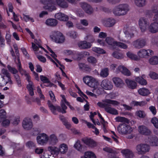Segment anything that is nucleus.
Returning a JSON list of instances; mask_svg holds the SVG:
<instances>
[{"instance_id": "obj_45", "label": "nucleus", "mask_w": 158, "mask_h": 158, "mask_svg": "<svg viewBox=\"0 0 158 158\" xmlns=\"http://www.w3.org/2000/svg\"><path fill=\"white\" fill-rule=\"evenodd\" d=\"M148 142L150 146H158V138H155L152 139L148 140Z\"/></svg>"}, {"instance_id": "obj_43", "label": "nucleus", "mask_w": 158, "mask_h": 158, "mask_svg": "<svg viewBox=\"0 0 158 158\" xmlns=\"http://www.w3.org/2000/svg\"><path fill=\"white\" fill-rule=\"evenodd\" d=\"M84 157L85 158H96L94 153L90 151H88L85 152Z\"/></svg>"}, {"instance_id": "obj_59", "label": "nucleus", "mask_w": 158, "mask_h": 158, "mask_svg": "<svg viewBox=\"0 0 158 158\" xmlns=\"http://www.w3.org/2000/svg\"><path fill=\"white\" fill-rule=\"evenodd\" d=\"M40 79L43 83H46L49 81V80L47 77L43 75H40Z\"/></svg>"}, {"instance_id": "obj_39", "label": "nucleus", "mask_w": 158, "mask_h": 158, "mask_svg": "<svg viewBox=\"0 0 158 158\" xmlns=\"http://www.w3.org/2000/svg\"><path fill=\"white\" fill-rule=\"evenodd\" d=\"M135 5L138 7H143L146 3V0H134Z\"/></svg>"}, {"instance_id": "obj_27", "label": "nucleus", "mask_w": 158, "mask_h": 158, "mask_svg": "<svg viewBox=\"0 0 158 158\" xmlns=\"http://www.w3.org/2000/svg\"><path fill=\"white\" fill-rule=\"evenodd\" d=\"M145 77V75L144 74L142 75L141 76L137 77H135V81L143 85H146L147 84V81L144 79Z\"/></svg>"}, {"instance_id": "obj_56", "label": "nucleus", "mask_w": 158, "mask_h": 158, "mask_svg": "<svg viewBox=\"0 0 158 158\" xmlns=\"http://www.w3.org/2000/svg\"><path fill=\"white\" fill-rule=\"evenodd\" d=\"M87 60L89 63L92 64H94L97 63V60L94 57L90 56L87 58Z\"/></svg>"}, {"instance_id": "obj_7", "label": "nucleus", "mask_w": 158, "mask_h": 158, "mask_svg": "<svg viewBox=\"0 0 158 158\" xmlns=\"http://www.w3.org/2000/svg\"><path fill=\"white\" fill-rule=\"evenodd\" d=\"M149 145L145 143H141L135 147L136 152L139 155H143L148 152L150 150Z\"/></svg>"}, {"instance_id": "obj_19", "label": "nucleus", "mask_w": 158, "mask_h": 158, "mask_svg": "<svg viewBox=\"0 0 158 158\" xmlns=\"http://www.w3.org/2000/svg\"><path fill=\"white\" fill-rule=\"evenodd\" d=\"M81 7L88 14H91L93 12V9L91 6L88 4L83 2L80 3Z\"/></svg>"}, {"instance_id": "obj_46", "label": "nucleus", "mask_w": 158, "mask_h": 158, "mask_svg": "<svg viewBox=\"0 0 158 158\" xmlns=\"http://www.w3.org/2000/svg\"><path fill=\"white\" fill-rule=\"evenodd\" d=\"M92 50L93 51L99 54H104L106 52L103 49L98 47H93L92 48Z\"/></svg>"}, {"instance_id": "obj_13", "label": "nucleus", "mask_w": 158, "mask_h": 158, "mask_svg": "<svg viewBox=\"0 0 158 158\" xmlns=\"http://www.w3.org/2000/svg\"><path fill=\"white\" fill-rule=\"evenodd\" d=\"M62 98V99L61 102V106L62 108H60L59 107L58 108L57 110L62 113H66V110L67 109V107L66 106L65 104L68 106L69 105V102L67 101L65 96L64 95H61Z\"/></svg>"}, {"instance_id": "obj_28", "label": "nucleus", "mask_w": 158, "mask_h": 158, "mask_svg": "<svg viewBox=\"0 0 158 158\" xmlns=\"http://www.w3.org/2000/svg\"><path fill=\"white\" fill-rule=\"evenodd\" d=\"M125 82L127 86L130 89H134L136 87V83L133 80L127 79L125 80Z\"/></svg>"}, {"instance_id": "obj_42", "label": "nucleus", "mask_w": 158, "mask_h": 158, "mask_svg": "<svg viewBox=\"0 0 158 158\" xmlns=\"http://www.w3.org/2000/svg\"><path fill=\"white\" fill-rule=\"evenodd\" d=\"M109 69L108 68H105L102 69L100 73V75L103 77H106L109 75Z\"/></svg>"}, {"instance_id": "obj_12", "label": "nucleus", "mask_w": 158, "mask_h": 158, "mask_svg": "<svg viewBox=\"0 0 158 158\" xmlns=\"http://www.w3.org/2000/svg\"><path fill=\"white\" fill-rule=\"evenodd\" d=\"M100 86L102 89L107 90H111L113 88L112 83L107 79L103 80L101 82Z\"/></svg>"}, {"instance_id": "obj_26", "label": "nucleus", "mask_w": 158, "mask_h": 158, "mask_svg": "<svg viewBox=\"0 0 158 158\" xmlns=\"http://www.w3.org/2000/svg\"><path fill=\"white\" fill-rule=\"evenodd\" d=\"M121 72L123 74L129 76L131 75V73L126 68L122 66H119L117 69L116 72L118 73Z\"/></svg>"}, {"instance_id": "obj_17", "label": "nucleus", "mask_w": 158, "mask_h": 158, "mask_svg": "<svg viewBox=\"0 0 158 158\" xmlns=\"http://www.w3.org/2000/svg\"><path fill=\"white\" fill-rule=\"evenodd\" d=\"M7 68L9 72L14 75L16 81L19 84L20 83V80L19 77L17 74L18 72V70L15 68L12 67L9 65H7Z\"/></svg>"}, {"instance_id": "obj_32", "label": "nucleus", "mask_w": 158, "mask_h": 158, "mask_svg": "<svg viewBox=\"0 0 158 158\" xmlns=\"http://www.w3.org/2000/svg\"><path fill=\"white\" fill-rule=\"evenodd\" d=\"M149 30L150 32L152 33H156L158 32V23H152L149 27Z\"/></svg>"}, {"instance_id": "obj_54", "label": "nucleus", "mask_w": 158, "mask_h": 158, "mask_svg": "<svg viewBox=\"0 0 158 158\" xmlns=\"http://www.w3.org/2000/svg\"><path fill=\"white\" fill-rule=\"evenodd\" d=\"M148 75L150 78L156 80L158 79V74L155 72H150Z\"/></svg>"}, {"instance_id": "obj_15", "label": "nucleus", "mask_w": 158, "mask_h": 158, "mask_svg": "<svg viewBox=\"0 0 158 158\" xmlns=\"http://www.w3.org/2000/svg\"><path fill=\"white\" fill-rule=\"evenodd\" d=\"M15 61L17 64V67L18 71L22 75L25 76L27 80H28V79H30V77L29 75L22 68L19 58H17V60H16Z\"/></svg>"}, {"instance_id": "obj_25", "label": "nucleus", "mask_w": 158, "mask_h": 158, "mask_svg": "<svg viewBox=\"0 0 158 158\" xmlns=\"http://www.w3.org/2000/svg\"><path fill=\"white\" fill-rule=\"evenodd\" d=\"M55 16L56 19L60 21H67L69 19V17L67 15L60 12L56 14Z\"/></svg>"}, {"instance_id": "obj_57", "label": "nucleus", "mask_w": 158, "mask_h": 158, "mask_svg": "<svg viewBox=\"0 0 158 158\" xmlns=\"http://www.w3.org/2000/svg\"><path fill=\"white\" fill-rule=\"evenodd\" d=\"M151 121L154 126L156 128H158V119L154 117L152 119Z\"/></svg>"}, {"instance_id": "obj_40", "label": "nucleus", "mask_w": 158, "mask_h": 158, "mask_svg": "<svg viewBox=\"0 0 158 158\" xmlns=\"http://www.w3.org/2000/svg\"><path fill=\"white\" fill-rule=\"evenodd\" d=\"M126 54L128 57L132 60H139V58L138 55L134 54L131 52H127Z\"/></svg>"}, {"instance_id": "obj_50", "label": "nucleus", "mask_w": 158, "mask_h": 158, "mask_svg": "<svg viewBox=\"0 0 158 158\" xmlns=\"http://www.w3.org/2000/svg\"><path fill=\"white\" fill-rule=\"evenodd\" d=\"M74 148L77 151H81L82 149V145L80 141L77 140L74 145Z\"/></svg>"}, {"instance_id": "obj_61", "label": "nucleus", "mask_w": 158, "mask_h": 158, "mask_svg": "<svg viewBox=\"0 0 158 158\" xmlns=\"http://www.w3.org/2000/svg\"><path fill=\"white\" fill-rule=\"evenodd\" d=\"M44 151L43 148H37L35 150V152L36 154H39L43 152Z\"/></svg>"}, {"instance_id": "obj_48", "label": "nucleus", "mask_w": 158, "mask_h": 158, "mask_svg": "<svg viewBox=\"0 0 158 158\" xmlns=\"http://www.w3.org/2000/svg\"><path fill=\"white\" fill-rule=\"evenodd\" d=\"M135 115L139 118H144L146 116V114L143 111L139 110L136 112Z\"/></svg>"}, {"instance_id": "obj_23", "label": "nucleus", "mask_w": 158, "mask_h": 158, "mask_svg": "<svg viewBox=\"0 0 158 158\" xmlns=\"http://www.w3.org/2000/svg\"><path fill=\"white\" fill-rule=\"evenodd\" d=\"M123 156L125 158H130L133 157L134 154L133 152L128 149H123L121 152Z\"/></svg>"}, {"instance_id": "obj_11", "label": "nucleus", "mask_w": 158, "mask_h": 158, "mask_svg": "<svg viewBox=\"0 0 158 158\" xmlns=\"http://www.w3.org/2000/svg\"><path fill=\"white\" fill-rule=\"evenodd\" d=\"M139 24L141 31L143 32L145 31L149 23L147 19L141 18L139 20Z\"/></svg>"}, {"instance_id": "obj_53", "label": "nucleus", "mask_w": 158, "mask_h": 158, "mask_svg": "<svg viewBox=\"0 0 158 158\" xmlns=\"http://www.w3.org/2000/svg\"><path fill=\"white\" fill-rule=\"evenodd\" d=\"M67 35L72 39H75L77 36V34L74 31H71L68 32Z\"/></svg>"}, {"instance_id": "obj_5", "label": "nucleus", "mask_w": 158, "mask_h": 158, "mask_svg": "<svg viewBox=\"0 0 158 158\" xmlns=\"http://www.w3.org/2000/svg\"><path fill=\"white\" fill-rule=\"evenodd\" d=\"M32 48L34 51L35 52V53L38 59L41 62L43 63L46 62V60L44 57L42 56L38 55V53L39 52L40 53H41V51H39V48H41V50L42 49H43L45 52H47L46 51L41 47V44L40 40H38V41L37 40H36L35 42V43H32Z\"/></svg>"}, {"instance_id": "obj_33", "label": "nucleus", "mask_w": 158, "mask_h": 158, "mask_svg": "<svg viewBox=\"0 0 158 158\" xmlns=\"http://www.w3.org/2000/svg\"><path fill=\"white\" fill-rule=\"evenodd\" d=\"M27 81L28 82V84L27 85V88L29 92L30 95L33 96L34 94L33 91L34 85L33 82L31 81L30 78L28 79Z\"/></svg>"}, {"instance_id": "obj_22", "label": "nucleus", "mask_w": 158, "mask_h": 158, "mask_svg": "<svg viewBox=\"0 0 158 158\" xmlns=\"http://www.w3.org/2000/svg\"><path fill=\"white\" fill-rule=\"evenodd\" d=\"M23 126L26 130H28L32 127V123L31 120L29 118H25L23 121Z\"/></svg>"}, {"instance_id": "obj_51", "label": "nucleus", "mask_w": 158, "mask_h": 158, "mask_svg": "<svg viewBox=\"0 0 158 158\" xmlns=\"http://www.w3.org/2000/svg\"><path fill=\"white\" fill-rule=\"evenodd\" d=\"M48 106L52 112L53 114H56V110L57 109V110L58 108H59V107L57 106L56 107L50 103H48Z\"/></svg>"}, {"instance_id": "obj_6", "label": "nucleus", "mask_w": 158, "mask_h": 158, "mask_svg": "<svg viewBox=\"0 0 158 158\" xmlns=\"http://www.w3.org/2000/svg\"><path fill=\"white\" fill-rule=\"evenodd\" d=\"M98 42L102 46L107 45V44L111 45L114 48L116 47H118L120 48L126 49L127 46L125 44L122 43H118L116 42H112L113 40H98Z\"/></svg>"}, {"instance_id": "obj_9", "label": "nucleus", "mask_w": 158, "mask_h": 158, "mask_svg": "<svg viewBox=\"0 0 158 158\" xmlns=\"http://www.w3.org/2000/svg\"><path fill=\"white\" fill-rule=\"evenodd\" d=\"M118 132L121 134H126L131 133L132 131V128L126 123L120 124L118 127Z\"/></svg>"}, {"instance_id": "obj_55", "label": "nucleus", "mask_w": 158, "mask_h": 158, "mask_svg": "<svg viewBox=\"0 0 158 158\" xmlns=\"http://www.w3.org/2000/svg\"><path fill=\"white\" fill-rule=\"evenodd\" d=\"M112 56L117 59H121L123 57V54L118 52H114L112 54Z\"/></svg>"}, {"instance_id": "obj_38", "label": "nucleus", "mask_w": 158, "mask_h": 158, "mask_svg": "<svg viewBox=\"0 0 158 158\" xmlns=\"http://www.w3.org/2000/svg\"><path fill=\"white\" fill-rule=\"evenodd\" d=\"M59 151L62 154L66 153L68 150L67 145L65 143H62L60 144L59 146Z\"/></svg>"}, {"instance_id": "obj_29", "label": "nucleus", "mask_w": 158, "mask_h": 158, "mask_svg": "<svg viewBox=\"0 0 158 158\" xmlns=\"http://www.w3.org/2000/svg\"><path fill=\"white\" fill-rule=\"evenodd\" d=\"M138 92L139 95L143 96H147L151 94L150 90L145 88H140Z\"/></svg>"}, {"instance_id": "obj_64", "label": "nucleus", "mask_w": 158, "mask_h": 158, "mask_svg": "<svg viewBox=\"0 0 158 158\" xmlns=\"http://www.w3.org/2000/svg\"><path fill=\"white\" fill-rule=\"evenodd\" d=\"M150 111L153 115H155L156 113V110L155 106H151L149 107Z\"/></svg>"}, {"instance_id": "obj_14", "label": "nucleus", "mask_w": 158, "mask_h": 158, "mask_svg": "<svg viewBox=\"0 0 158 158\" xmlns=\"http://www.w3.org/2000/svg\"><path fill=\"white\" fill-rule=\"evenodd\" d=\"M52 40H65V37L62 33L57 31H52L50 35Z\"/></svg>"}, {"instance_id": "obj_1", "label": "nucleus", "mask_w": 158, "mask_h": 158, "mask_svg": "<svg viewBox=\"0 0 158 158\" xmlns=\"http://www.w3.org/2000/svg\"><path fill=\"white\" fill-rule=\"evenodd\" d=\"M38 144L42 146L48 142L49 144L55 145L58 143V139L55 134H52L49 136L45 133H42L38 135L36 138Z\"/></svg>"}, {"instance_id": "obj_44", "label": "nucleus", "mask_w": 158, "mask_h": 158, "mask_svg": "<svg viewBox=\"0 0 158 158\" xmlns=\"http://www.w3.org/2000/svg\"><path fill=\"white\" fill-rule=\"evenodd\" d=\"M149 63L152 65H156L158 64V56H153L149 59Z\"/></svg>"}, {"instance_id": "obj_37", "label": "nucleus", "mask_w": 158, "mask_h": 158, "mask_svg": "<svg viewBox=\"0 0 158 158\" xmlns=\"http://www.w3.org/2000/svg\"><path fill=\"white\" fill-rule=\"evenodd\" d=\"M105 110L107 113L111 114L116 115L118 114L117 110L109 106L106 107H105Z\"/></svg>"}, {"instance_id": "obj_49", "label": "nucleus", "mask_w": 158, "mask_h": 158, "mask_svg": "<svg viewBox=\"0 0 158 158\" xmlns=\"http://www.w3.org/2000/svg\"><path fill=\"white\" fill-rule=\"evenodd\" d=\"M106 33L104 32H100L99 33L98 36L99 38L102 39H104L106 38L105 40H114V38L111 37H107Z\"/></svg>"}, {"instance_id": "obj_20", "label": "nucleus", "mask_w": 158, "mask_h": 158, "mask_svg": "<svg viewBox=\"0 0 158 158\" xmlns=\"http://www.w3.org/2000/svg\"><path fill=\"white\" fill-rule=\"evenodd\" d=\"M82 141L85 144L90 148H93L97 145L96 142L90 138H84L82 139Z\"/></svg>"}, {"instance_id": "obj_41", "label": "nucleus", "mask_w": 158, "mask_h": 158, "mask_svg": "<svg viewBox=\"0 0 158 158\" xmlns=\"http://www.w3.org/2000/svg\"><path fill=\"white\" fill-rule=\"evenodd\" d=\"M64 54L66 55H71L72 56V58L73 60H76L77 58L75 57V56L77 55L76 52H73L70 50H65L64 51Z\"/></svg>"}, {"instance_id": "obj_47", "label": "nucleus", "mask_w": 158, "mask_h": 158, "mask_svg": "<svg viewBox=\"0 0 158 158\" xmlns=\"http://www.w3.org/2000/svg\"><path fill=\"white\" fill-rule=\"evenodd\" d=\"M115 121L117 122H125L126 123H128L129 120L127 118L122 117L118 116L115 118Z\"/></svg>"}, {"instance_id": "obj_21", "label": "nucleus", "mask_w": 158, "mask_h": 158, "mask_svg": "<svg viewBox=\"0 0 158 158\" xmlns=\"http://www.w3.org/2000/svg\"><path fill=\"white\" fill-rule=\"evenodd\" d=\"M112 81L115 86L118 88H122L124 85L123 80L119 77H114L112 79Z\"/></svg>"}, {"instance_id": "obj_18", "label": "nucleus", "mask_w": 158, "mask_h": 158, "mask_svg": "<svg viewBox=\"0 0 158 158\" xmlns=\"http://www.w3.org/2000/svg\"><path fill=\"white\" fill-rule=\"evenodd\" d=\"M135 31V28L133 27H129L127 28L126 30L124 31L127 39H131L133 38L134 36V32Z\"/></svg>"}, {"instance_id": "obj_8", "label": "nucleus", "mask_w": 158, "mask_h": 158, "mask_svg": "<svg viewBox=\"0 0 158 158\" xmlns=\"http://www.w3.org/2000/svg\"><path fill=\"white\" fill-rule=\"evenodd\" d=\"M137 54L139 59L140 58H148L154 54V52L150 49H143L139 50Z\"/></svg>"}, {"instance_id": "obj_60", "label": "nucleus", "mask_w": 158, "mask_h": 158, "mask_svg": "<svg viewBox=\"0 0 158 158\" xmlns=\"http://www.w3.org/2000/svg\"><path fill=\"white\" fill-rule=\"evenodd\" d=\"M44 8L46 9H48L49 11H52L53 10L56 9V7L54 6L51 5V6H48L47 5L44 7Z\"/></svg>"}, {"instance_id": "obj_3", "label": "nucleus", "mask_w": 158, "mask_h": 158, "mask_svg": "<svg viewBox=\"0 0 158 158\" xmlns=\"http://www.w3.org/2000/svg\"><path fill=\"white\" fill-rule=\"evenodd\" d=\"M129 10L128 5L122 4L115 6L113 10V12L116 16H121L126 15Z\"/></svg>"}, {"instance_id": "obj_31", "label": "nucleus", "mask_w": 158, "mask_h": 158, "mask_svg": "<svg viewBox=\"0 0 158 158\" xmlns=\"http://www.w3.org/2000/svg\"><path fill=\"white\" fill-rule=\"evenodd\" d=\"M145 40H135L133 42V45L136 48H141L146 45Z\"/></svg>"}, {"instance_id": "obj_10", "label": "nucleus", "mask_w": 158, "mask_h": 158, "mask_svg": "<svg viewBox=\"0 0 158 158\" xmlns=\"http://www.w3.org/2000/svg\"><path fill=\"white\" fill-rule=\"evenodd\" d=\"M119 103L116 101L111 100L110 99H106L102 102H99L97 103V105L100 107H105L106 105L108 104H111L114 106L118 105Z\"/></svg>"}, {"instance_id": "obj_58", "label": "nucleus", "mask_w": 158, "mask_h": 158, "mask_svg": "<svg viewBox=\"0 0 158 158\" xmlns=\"http://www.w3.org/2000/svg\"><path fill=\"white\" fill-rule=\"evenodd\" d=\"M11 123L15 125L18 124L20 122L19 117L14 118L10 120Z\"/></svg>"}, {"instance_id": "obj_36", "label": "nucleus", "mask_w": 158, "mask_h": 158, "mask_svg": "<svg viewBox=\"0 0 158 158\" xmlns=\"http://www.w3.org/2000/svg\"><path fill=\"white\" fill-rule=\"evenodd\" d=\"M78 46L81 48H89L91 44L89 43H87L86 41H81L78 44Z\"/></svg>"}, {"instance_id": "obj_34", "label": "nucleus", "mask_w": 158, "mask_h": 158, "mask_svg": "<svg viewBox=\"0 0 158 158\" xmlns=\"http://www.w3.org/2000/svg\"><path fill=\"white\" fill-rule=\"evenodd\" d=\"M115 20L113 18H108L104 21V25L107 27H111L113 26L115 23Z\"/></svg>"}, {"instance_id": "obj_2", "label": "nucleus", "mask_w": 158, "mask_h": 158, "mask_svg": "<svg viewBox=\"0 0 158 158\" xmlns=\"http://www.w3.org/2000/svg\"><path fill=\"white\" fill-rule=\"evenodd\" d=\"M83 82L89 86L93 88V93L98 95L101 94L102 90L98 89L99 83L98 81L95 78L91 76H86L83 78Z\"/></svg>"}, {"instance_id": "obj_24", "label": "nucleus", "mask_w": 158, "mask_h": 158, "mask_svg": "<svg viewBox=\"0 0 158 158\" xmlns=\"http://www.w3.org/2000/svg\"><path fill=\"white\" fill-rule=\"evenodd\" d=\"M5 117V113L4 111L3 110H0V122L3 121L2 124L4 126H8L10 124V121L8 119H5L4 120V118Z\"/></svg>"}, {"instance_id": "obj_4", "label": "nucleus", "mask_w": 158, "mask_h": 158, "mask_svg": "<svg viewBox=\"0 0 158 158\" xmlns=\"http://www.w3.org/2000/svg\"><path fill=\"white\" fill-rule=\"evenodd\" d=\"M7 83L10 85L12 84V82L8 71L3 69L0 73V86L3 87Z\"/></svg>"}, {"instance_id": "obj_30", "label": "nucleus", "mask_w": 158, "mask_h": 158, "mask_svg": "<svg viewBox=\"0 0 158 158\" xmlns=\"http://www.w3.org/2000/svg\"><path fill=\"white\" fill-rule=\"evenodd\" d=\"M138 131L140 134L144 135H148L151 133L150 130L143 126H140L139 127Z\"/></svg>"}, {"instance_id": "obj_52", "label": "nucleus", "mask_w": 158, "mask_h": 158, "mask_svg": "<svg viewBox=\"0 0 158 158\" xmlns=\"http://www.w3.org/2000/svg\"><path fill=\"white\" fill-rule=\"evenodd\" d=\"M7 43L9 44L11 43L10 45H12V44L13 45V46L14 47V48L15 49V52L17 54V56H18L17 58H19L18 57L19 55V52H18V47H17V45L15 44H14L13 43V42H12L11 41V40H7Z\"/></svg>"}, {"instance_id": "obj_35", "label": "nucleus", "mask_w": 158, "mask_h": 158, "mask_svg": "<svg viewBox=\"0 0 158 158\" xmlns=\"http://www.w3.org/2000/svg\"><path fill=\"white\" fill-rule=\"evenodd\" d=\"M45 23L47 25L51 27H55L57 25L58 23L57 20L53 19H47Z\"/></svg>"}, {"instance_id": "obj_63", "label": "nucleus", "mask_w": 158, "mask_h": 158, "mask_svg": "<svg viewBox=\"0 0 158 158\" xmlns=\"http://www.w3.org/2000/svg\"><path fill=\"white\" fill-rule=\"evenodd\" d=\"M49 94L50 97L51 99L53 102H55L56 101V100L55 98V97L54 94L53 92L50 91L49 92Z\"/></svg>"}, {"instance_id": "obj_62", "label": "nucleus", "mask_w": 158, "mask_h": 158, "mask_svg": "<svg viewBox=\"0 0 158 158\" xmlns=\"http://www.w3.org/2000/svg\"><path fill=\"white\" fill-rule=\"evenodd\" d=\"M59 6L62 8H65L68 7V5L64 0H63V1H62L61 3V5H60Z\"/></svg>"}, {"instance_id": "obj_16", "label": "nucleus", "mask_w": 158, "mask_h": 158, "mask_svg": "<svg viewBox=\"0 0 158 158\" xmlns=\"http://www.w3.org/2000/svg\"><path fill=\"white\" fill-rule=\"evenodd\" d=\"M51 55L54 58V60L52 59L49 56L47 55H46L48 58L51 61H52L54 64H55L57 67H59L61 70L62 69V68H64V66L62 65L59 61L56 58V56L54 52L53 53H52Z\"/></svg>"}]
</instances>
